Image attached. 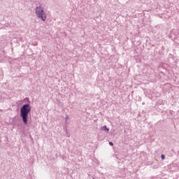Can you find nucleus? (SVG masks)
I'll return each instance as SVG.
<instances>
[{
	"mask_svg": "<svg viewBox=\"0 0 179 179\" xmlns=\"http://www.w3.org/2000/svg\"><path fill=\"white\" fill-rule=\"evenodd\" d=\"M31 111L30 103H25L20 108V117L24 125H27L29 113Z\"/></svg>",
	"mask_w": 179,
	"mask_h": 179,
	"instance_id": "obj_1",
	"label": "nucleus"
},
{
	"mask_svg": "<svg viewBox=\"0 0 179 179\" xmlns=\"http://www.w3.org/2000/svg\"><path fill=\"white\" fill-rule=\"evenodd\" d=\"M35 13L38 17V19H41L43 22H45L47 20V17L45 16V13L44 12V7H43L41 5H39L38 6H36L35 8Z\"/></svg>",
	"mask_w": 179,
	"mask_h": 179,
	"instance_id": "obj_2",
	"label": "nucleus"
},
{
	"mask_svg": "<svg viewBox=\"0 0 179 179\" xmlns=\"http://www.w3.org/2000/svg\"><path fill=\"white\" fill-rule=\"evenodd\" d=\"M101 131H106V132H108L110 129L107 128V126L105 125L101 127Z\"/></svg>",
	"mask_w": 179,
	"mask_h": 179,
	"instance_id": "obj_3",
	"label": "nucleus"
},
{
	"mask_svg": "<svg viewBox=\"0 0 179 179\" xmlns=\"http://www.w3.org/2000/svg\"><path fill=\"white\" fill-rule=\"evenodd\" d=\"M65 134H66V136H67V138L71 137V135H69V133L68 132V129H66Z\"/></svg>",
	"mask_w": 179,
	"mask_h": 179,
	"instance_id": "obj_4",
	"label": "nucleus"
},
{
	"mask_svg": "<svg viewBox=\"0 0 179 179\" xmlns=\"http://www.w3.org/2000/svg\"><path fill=\"white\" fill-rule=\"evenodd\" d=\"M161 159H162V160H164V159H166V156H164V155H162Z\"/></svg>",
	"mask_w": 179,
	"mask_h": 179,
	"instance_id": "obj_5",
	"label": "nucleus"
},
{
	"mask_svg": "<svg viewBox=\"0 0 179 179\" xmlns=\"http://www.w3.org/2000/svg\"><path fill=\"white\" fill-rule=\"evenodd\" d=\"M69 118V117L68 115L66 116V120H65V123L66 124V122H68V119Z\"/></svg>",
	"mask_w": 179,
	"mask_h": 179,
	"instance_id": "obj_6",
	"label": "nucleus"
},
{
	"mask_svg": "<svg viewBox=\"0 0 179 179\" xmlns=\"http://www.w3.org/2000/svg\"><path fill=\"white\" fill-rule=\"evenodd\" d=\"M109 145H110V146H113L114 143H113V142H109Z\"/></svg>",
	"mask_w": 179,
	"mask_h": 179,
	"instance_id": "obj_7",
	"label": "nucleus"
},
{
	"mask_svg": "<svg viewBox=\"0 0 179 179\" xmlns=\"http://www.w3.org/2000/svg\"><path fill=\"white\" fill-rule=\"evenodd\" d=\"M66 129H66V127L64 128V131L65 132H66Z\"/></svg>",
	"mask_w": 179,
	"mask_h": 179,
	"instance_id": "obj_8",
	"label": "nucleus"
},
{
	"mask_svg": "<svg viewBox=\"0 0 179 179\" xmlns=\"http://www.w3.org/2000/svg\"><path fill=\"white\" fill-rule=\"evenodd\" d=\"M31 140L33 141V137H31V136H30Z\"/></svg>",
	"mask_w": 179,
	"mask_h": 179,
	"instance_id": "obj_9",
	"label": "nucleus"
},
{
	"mask_svg": "<svg viewBox=\"0 0 179 179\" xmlns=\"http://www.w3.org/2000/svg\"><path fill=\"white\" fill-rule=\"evenodd\" d=\"M25 100H29V98H26Z\"/></svg>",
	"mask_w": 179,
	"mask_h": 179,
	"instance_id": "obj_10",
	"label": "nucleus"
},
{
	"mask_svg": "<svg viewBox=\"0 0 179 179\" xmlns=\"http://www.w3.org/2000/svg\"><path fill=\"white\" fill-rule=\"evenodd\" d=\"M89 176H90V174H88Z\"/></svg>",
	"mask_w": 179,
	"mask_h": 179,
	"instance_id": "obj_11",
	"label": "nucleus"
},
{
	"mask_svg": "<svg viewBox=\"0 0 179 179\" xmlns=\"http://www.w3.org/2000/svg\"><path fill=\"white\" fill-rule=\"evenodd\" d=\"M93 179H95V178H93Z\"/></svg>",
	"mask_w": 179,
	"mask_h": 179,
	"instance_id": "obj_12",
	"label": "nucleus"
}]
</instances>
